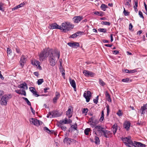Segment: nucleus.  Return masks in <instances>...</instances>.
<instances>
[{"mask_svg": "<svg viewBox=\"0 0 147 147\" xmlns=\"http://www.w3.org/2000/svg\"><path fill=\"white\" fill-rule=\"evenodd\" d=\"M60 56V52L57 51L53 50L49 57V61L50 65L52 66H54L56 64V59H58Z\"/></svg>", "mask_w": 147, "mask_h": 147, "instance_id": "1", "label": "nucleus"}, {"mask_svg": "<svg viewBox=\"0 0 147 147\" xmlns=\"http://www.w3.org/2000/svg\"><path fill=\"white\" fill-rule=\"evenodd\" d=\"M53 50L48 48L43 49L39 54V59L40 62H42L45 60L47 58L49 57V55L51 53Z\"/></svg>", "mask_w": 147, "mask_h": 147, "instance_id": "2", "label": "nucleus"}, {"mask_svg": "<svg viewBox=\"0 0 147 147\" xmlns=\"http://www.w3.org/2000/svg\"><path fill=\"white\" fill-rule=\"evenodd\" d=\"M74 26L70 22H68L62 23L60 26V30L63 32L70 30L74 28Z\"/></svg>", "mask_w": 147, "mask_h": 147, "instance_id": "3", "label": "nucleus"}, {"mask_svg": "<svg viewBox=\"0 0 147 147\" xmlns=\"http://www.w3.org/2000/svg\"><path fill=\"white\" fill-rule=\"evenodd\" d=\"M130 136L127 137L122 138L121 140L127 146L129 147H132L131 145H134V142L131 140Z\"/></svg>", "mask_w": 147, "mask_h": 147, "instance_id": "4", "label": "nucleus"}, {"mask_svg": "<svg viewBox=\"0 0 147 147\" xmlns=\"http://www.w3.org/2000/svg\"><path fill=\"white\" fill-rule=\"evenodd\" d=\"M12 95L11 94L4 95L1 98L0 102L1 105H5L7 104V100L11 98Z\"/></svg>", "mask_w": 147, "mask_h": 147, "instance_id": "5", "label": "nucleus"}, {"mask_svg": "<svg viewBox=\"0 0 147 147\" xmlns=\"http://www.w3.org/2000/svg\"><path fill=\"white\" fill-rule=\"evenodd\" d=\"M30 121L31 124H33L34 125L38 126L42 124V122L34 118H31L30 119Z\"/></svg>", "mask_w": 147, "mask_h": 147, "instance_id": "6", "label": "nucleus"}, {"mask_svg": "<svg viewBox=\"0 0 147 147\" xmlns=\"http://www.w3.org/2000/svg\"><path fill=\"white\" fill-rule=\"evenodd\" d=\"M101 134L102 136L105 137L106 138H109L112 136V133L108 130H104L102 131Z\"/></svg>", "mask_w": 147, "mask_h": 147, "instance_id": "7", "label": "nucleus"}, {"mask_svg": "<svg viewBox=\"0 0 147 147\" xmlns=\"http://www.w3.org/2000/svg\"><path fill=\"white\" fill-rule=\"evenodd\" d=\"M84 96L86 98V101L88 102L91 97V93L89 91H85L84 94Z\"/></svg>", "mask_w": 147, "mask_h": 147, "instance_id": "8", "label": "nucleus"}, {"mask_svg": "<svg viewBox=\"0 0 147 147\" xmlns=\"http://www.w3.org/2000/svg\"><path fill=\"white\" fill-rule=\"evenodd\" d=\"M63 142L64 143L70 145L71 142L76 143V140L68 137H65L64 139Z\"/></svg>", "mask_w": 147, "mask_h": 147, "instance_id": "9", "label": "nucleus"}, {"mask_svg": "<svg viewBox=\"0 0 147 147\" xmlns=\"http://www.w3.org/2000/svg\"><path fill=\"white\" fill-rule=\"evenodd\" d=\"M59 116L58 113V112L55 111H53L50 112L49 114L47 115V118L55 117Z\"/></svg>", "mask_w": 147, "mask_h": 147, "instance_id": "10", "label": "nucleus"}, {"mask_svg": "<svg viewBox=\"0 0 147 147\" xmlns=\"http://www.w3.org/2000/svg\"><path fill=\"white\" fill-rule=\"evenodd\" d=\"M72 120L70 119H68L67 118H65L64 120H61L59 121V123L60 124H68L71 123Z\"/></svg>", "mask_w": 147, "mask_h": 147, "instance_id": "11", "label": "nucleus"}, {"mask_svg": "<svg viewBox=\"0 0 147 147\" xmlns=\"http://www.w3.org/2000/svg\"><path fill=\"white\" fill-rule=\"evenodd\" d=\"M83 73L85 76H90L91 77H93L95 75L94 73L86 70H84L83 71Z\"/></svg>", "mask_w": 147, "mask_h": 147, "instance_id": "12", "label": "nucleus"}, {"mask_svg": "<svg viewBox=\"0 0 147 147\" xmlns=\"http://www.w3.org/2000/svg\"><path fill=\"white\" fill-rule=\"evenodd\" d=\"M83 19L82 16H77L74 17L73 18V20L75 23H79Z\"/></svg>", "mask_w": 147, "mask_h": 147, "instance_id": "13", "label": "nucleus"}, {"mask_svg": "<svg viewBox=\"0 0 147 147\" xmlns=\"http://www.w3.org/2000/svg\"><path fill=\"white\" fill-rule=\"evenodd\" d=\"M67 45L71 47L74 48H76L79 46L80 45L78 42H74L73 43L68 42Z\"/></svg>", "mask_w": 147, "mask_h": 147, "instance_id": "14", "label": "nucleus"}, {"mask_svg": "<svg viewBox=\"0 0 147 147\" xmlns=\"http://www.w3.org/2000/svg\"><path fill=\"white\" fill-rule=\"evenodd\" d=\"M26 58L24 55H22L21 58L20 60V65L23 67L24 65V63H26Z\"/></svg>", "mask_w": 147, "mask_h": 147, "instance_id": "15", "label": "nucleus"}, {"mask_svg": "<svg viewBox=\"0 0 147 147\" xmlns=\"http://www.w3.org/2000/svg\"><path fill=\"white\" fill-rule=\"evenodd\" d=\"M130 125V122L127 121H126L124 122L123 124V126L125 129L127 130L128 131L129 130V127Z\"/></svg>", "mask_w": 147, "mask_h": 147, "instance_id": "16", "label": "nucleus"}, {"mask_svg": "<svg viewBox=\"0 0 147 147\" xmlns=\"http://www.w3.org/2000/svg\"><path fill=\"white\" fill-rule=\"evenodd\" d=\"M51 29H60V26L57 24L56 23H53L51 24L50 26Z\"/></svg>", "mask_w": 147, "mask_h": 147, "instance_id": "17", "label": "nucleus"}, {"mask_svg": "<svg viewBox=\"0 0 147 147\" xmlns=\"http://www.w3.org/2000/svg\"><path fill=\"white\" fill-rule=\"evenodd\" d=\"M134 145H131V146H134L135 147H145V145L144 144L140 142H134Z\"/></svg>", "mask_w": 147, "mask_h": 147, "instance_id": "18", "label": "nucleus"}, {"mask_svg": "<svg viewBox=\"0 0 147 147\" xmlns=\"http://www.w3.org/2000/svg\"><path fill=\"white\" fill-rule=\"evenodd\" d=\"M40 62L37 60H35L34 62H32L33 65H35L37 67L38 69L40 70H41L42 69L40 65Z\"/></svg>", "mask_w": 147, "mask_h": 147, "instance_id": "19", "label": "nucleus"}, {"mask_svg": "<svg viewBox=\"0 0 147 147\" xmlns=\"http://www.w3.org/2000/svg\"><path fill=\"white\" fill-rule=\"evenodd\" d=\"M60 96V94L59 93L57 92H55V96L53 99V101L54 103H55L57 102V100L59 98Z\"/></svg>", "mask_w": 147, "mask_h": 147, "instance_id": "20", "label": "nucleus"}, {"mask_svg": "<svg viewBox=\"0 0 147 147\" xmlns=\"http://www.w3.org/2000/svg\"><path fill=\"white\" fill-rule=\"evenodd\" d=\"M147 109V104H144L143 106L141 107L140 110L142 111L141 114H144Z\"/></svg>", "mask_w": 147, "mask_h": 147, "instance_id": "21", "label": "nucleus"}, {"mask_svg": "<svg viewBox=\"0 0 147 147\" xmlns=\"http://www.w3.org/2000/svg\"><path fill=\"white\" fill-rule=\"evenodd\" d=\"M71 110V109L70 107L68 109V110L66 111V115L69 119L70 118L72 115Z\"/></svg>", "mask_w": 147, "mask_h": 147, "instance_id": "22", "label": "nucleus"}, {"mask_svg": "<svg viewBox=\"0 0 147 147\" xmlns=\"http://www.w3.org/2000/svg\"><path fill=\"white\" fill-rule=\"evenodd\" d=\"M18 87L19 88H22L23 89H25L27 90L28 89V87L27 84L26 83H24L22 84H21L18 86Z\"/></svg>", "mask_w": 147, "mask_h": 147, "instance_id": "23", "label": "nucleus"}, {"mask_svg": "<svg viewBox=\"0 0 147 147\" xmlns=\"http://www.w3.org/2000/svg\"><path fill=\"white\" fill-rule=\"evenodd\" d=\"M95 128L97 130L100 132V133L102 132V131H103L104 130V128L100 125L95 126Z\"/></svg>", "mask_w": 147, "mask_h": 147, "instance_id": "24", "label": "nucleus"}, {"mask_svg": "<svg viewBox=\"0 0 147 147\" xmlns=\"http://www.w3.org/2000/svg\"><path fill=\"white\" fill-rule=\"evenodd\" d=\"M117 129V124H114L112 127V130L113 131L114 134H115L116 132Z\"/></svg>", "mask_w": 147, "mask_h": 147, "instance_id": "25", "label": "nucleus"}, {"mask_svg": "<svg viewBox=\"0 0 147 147\" xmlns=\"http://www.w3.org/2000/svg\"><path fill=\"white\" fill-rule=\"evenodd\" d=\"M94 117H92L89 119L88 123H89L92 127V125H93V121Z\"/></svg>", "mask_w": 147, "mask_h": 147, "instance_id": "26", "label": "nucleus"}, {"mask_svg": "<svg viewBox=\"0 0 147 147\" xmlns=\"http://www.w3.org/2000/svg\"><path fill=\"white\" fill-rule=\"evenodd\" d=\"M136 71V70L134 69L132 70H129L128 69H125V72L127 73H133Z\"/></svg>", "mask_w": 147, "mask_h": 147, "instance_id": "27", "label": "nucleus"}, {"mask_svg": "<svg viewBox=\"0 0 147 147\" xmlns=\"http://www.w3.org/2000/svg\"><path fill=\"white\" fill-rule=\"evenodd\" d=\"M98 123V121L97 119H95L94 117L93 121V125H92V127H93L95 126V125L97 124Z\"/></svg>", "mask_w": 147, "mask_h": 147, "instance_id": "28", "label": "nucleus"}, {"mask_svg": "<svg viewBox=\"0 0 147 147\" xmlns=\"http://www.w3.org/2000/svg\"><path fill=\"white\" fill-rule=\"evenodd\" d=\"M79 34H81V32H78L76 33L73 34H72L71 36V38H74L78 36L79 35Z\"/></svg>", "mask_w": 147, "mask_h": 147, "instance_id": "29", "label": "nucleus"}, {"mask_svg": "<svg viewBox=\"0 0 147 147\" xmlns=\"http://www.w3.org/2000/svg\"><path fill=\"white\" fill-rule=\"evenodd\" d=\"M70 82L71 86L72 87L76 86V83L74 80H70Z\"/></svg>", "mask_w": 147, "mask_h": 147, "instance_id": "30", "label": "nucleus"}, {"mask_svg": "<svg viewBox=\"0 0 147 147\" xmlns=\"http://www.w3.org/2000/svg\"><path fill=\"white\" fill-rule=\"evenodd\" d=\"M99 82L100 85L102 86H104L106 84L105 83L100 79H99Z\"/></svg>", "mask_w": 147, "mask_h": 147, "instance_id": "31", "label": "nucleus"}, {"mask_svg": "<svg viewBox=\"0 0 147 147\" xmlns=\"http://www.w3.org/2000/svg\"><path fill=\"white\" fill-rule=\"evenodd\" d=\"M15 92H16L17 93H18V94H20L21 95H24L25 96H26V92H25L24 91L23 92V93H22L20 92V90H15Z\"/></svg>", "mask_w": 147, "mask_h": 147, "instance_id": "32", "label": "nucleus"}, {"mask_svg": "<svg viewBox=\"0 0 147 147\" xmlns=\"http://www.w3.org/2000/svg\"><path fill=\"white\" fill-rule=\"evenodd\" d=\"M90 131H91V130L90 128H87L85 129L84 132L86 135H88L89 134V132Z\"/></svg>", "mask_w": 147, "mask_h": 147, "instance_id": "33", "label": "nucleus"}, {"mask_svg": "<svg viewBox=\"0 0 147 147\" xmlns=\"http://www.w3.org/2000/svg\"><path fill=\"white\" fill-rule=\"evenodd\" d=\"M107 7V5L103 4H102L101 6V9L103 11H105Z\"/></svg>", "mask_w": 147, "mask_h": 147, "instance_id": "34", "label": "nucleus"}, {"mask_svg": "<svg viewBox=\"0 0 147 147\" xmlns=\"http://www.w3.org/2000/svg\"><path fill=\"white\" fill-rule=\"evenodd\" d=\"M23 98L25 101L28 105L30 106H31L30 102L29 101V100L27 98L25 97H23Z\"/></svg>", "mask_w": 147, "mask_h": 147, "instance_id": "35", "label": "nucleus"}, {"mask_svg": "<svg viewBox=\"0 0 147 147\" xmlns=\"http://www.w3.org/2000/svg\"><path fill=\"white\" fill-rule=\"evenodd\" d=\"M122 81L125 82H130L131 81L128 78H126L122 79Z\"/></svg>", "mask_w": 147, "mask_h": 147, "instance_id": "36", "label": "nucleus"}, {"mask_svg": "<svg viewBox=\"0 0 147 147\" xmlns=\"http://www.w3.org/2000/svg\"><path fill=\"white\" fill-rule=\"evenodd\" d=\"M98 31L99 32L106 33L107 32V30L105 28H99L98 29Z\"/></svg>", "mask_w": 147, "mask_h": 147, "instance_id": "37", "label": "nucleus"}, {"mask_svg": "<svg viewBox=\"0 0 147 147\" xmlns=\"http://www.w3.org/2000/svg\"><path fill=\"white\" fill-rule=\"evenodd\" d=\"M77 125L76 123L74 125H71V128L72 129H73L74 130H76L77 129Z\"/></svg>", "mask_w": 147, "mask_h": 147, "instance_id": "38", "label": "nucleus"}, {"mask_svg": "<svg viewBox=\"0 0 147 147\" xmlns=\"http://www.w3.org/2000/svg\"><path fill=\"white\" fill-rule=\"evenodd\" d=\"M101 24L102 25H105L108 26H110V23L108 22H104L102 21L101 22Z\"/></svg>", "mask_w": 147, "mask_h": 147, "instance_id": "39", "label": "nucleus"}, {"mask_svg": "<svg viewBox=\"0 0 147 147\" xmlns=\"http://www.w3.org/2000/svg\"><path fill=\"white\" fill-rule=\"evenodd\" d=\"M44 82V80L42 79H40L38 80L37 83L38 85H40Z\"/></svg>", "mask_w": 147, "mask_h": 147, "instance_id": "40", "label": "nucleus"}, {"mask_svg": "<svg viewBox=\"0 0 147 147\" xmlns=\"http://www.w3.org/2000/svg\"><path fill=\"white\" fill-rule=\"evenodd\" d=\"M95 143L96 144H99L100 140L99 138L96 136L95 137Z\"/></svg>", "mask_w": 147, "mask_h": 147, "instance_id": "41", "label": "nucleus"}, {"mask_svg": "<svg viewBox=\"0 0 147 147\" xmlns=\"http://www.w3.org/2000/svg\"><path fill=\"white\" fill-rule=\"evenodd\" d=\"M4 4L2 2H0V10L2 11H3L4 9L3 8Z\"/></svg>", "mask_w": 147, "mask_h": 147, "instance_id": "42", "label": "nucleus"}, {"mask_svg": "<svg viewBox=\"0 0 147 147\" xmlns=\"http://www.w3.org/2000/svg\"><path fill=\"white\" fill-rule=\"evenodd\" d=\"M123 13L124 14L125 16H128L129 15V12L126 11L125 9V8H124V11H123Z\"/></svg>", "mask_w": 147, "mask_h": 147, "instance_id": "43", "label": "nucleus"}, {"mask_svg": "<svg viewBox=\"0 0 147 147\" xmlns=\"http://www.w3.org/2000/svg\"><path fill=\"white\" fill-rule=\"evenodd\" d=\"M98 96H97L96 99H94L93 100V102L94 103L96 104L98 102Z\"/></svg>", "mask_w": 147, "mask_h": 147, "instance_id": "44", "label": "nucleus"}, {"mask_svg": "<svg viewBox=\"0 0 147 147\" xmlns=\"http://www.w3.org/2000/svg\"><path fill=\"white\" fill-rule=\"evenodd\" d=\"M7 51L8 54L11 55L12 53L11 50L10 49L7 48Z\"/></svg>", "mask_w": 147, "mask_h": 147, "instance_id": "45", "label": "nucleus"}, {"mask_svg": "<svg viewBox=\"0 0 147 147\" xmlns=\"http://www.w3.org/2000/svg\"><path fill=\"white\" fill-rule=\"evenodd\" d=\"M138 0H134V7H137Z\"/></svg>", "mask_w": 147, "mask_h": 147, "instance_id": "46", "label": "nucleus"}, {"mask_svg": "<svg viewBox=\"0 0 147 147\" xmlns=\"http://www.w3.org/2000/svg\"><path fill=\"white\" fill-rule=\"evenodd\" d=\"M117 114L119 116H121L122 115V113L120 110H119L117 112Z\"/></svg>", "mask_w": 147, "mask_h": 147, "instance_id": "47", "label": "nucleus"}, {"mask_svg": "<svg viewBox=\"0 0 147 147\" xmlns=\"http://www.w3.org/2000/svg\"><path fill=\"white\" fill-rule=\"evenodd\" d=\"M139 15L140 16V18L144 19V17L143 16V13L141 11H139Z\"/></svg>", "mask_w": 147, "mask_h": 147, "instance_id": "48", "label": "nucleus"}, {"mask_svg": "<svg viewBox=\"0 0 147 147\" xmlns=\"http://www.w3.org/2000/svg\"><path fill=\"white\" fill-rule=\"evenodd\" d=\"M30 91L33 93L34 92L36 91L35 89L33 87H31L29 88Z\"/></svg>", "mask_w": 147, "mask_h": 147, "instance_id": "49", "label": "nucleus"}, {"mask_svg": "<svg viewBox=\"0 0 147 147\" xmlns=\"http://www.w3.org/2000/svg\"><path fill=\"white\" fill-rule=\"evenodd\" d=\"M106 96L107 97V98L109 99V100H108L109 101V100H110V101L111 100L110 96L108 93L107 92L106 94Z\"/></svg>", "mask_w": 147, "mask_h": 147, "instance_id": "50", "label": "nucleus"}, {"mask_svg": "<svg viewBox=\"0 0 147 147\" xmlns=\"http://www.w3.org/2000/svg\"><path fill=\"white\" fill-rule=\"evenodd\" d=\"M88 111V109L87 108H84L83 109V111H82V113H86Z\"/></svg>", "mask_w": 147, "mask_h": 147, "instance_id": "51", "label": "nucleus"}, {"mask_svg": "<svg viewBox=\"0 0 147 147\" xmlns=\"http://www.w3.org/2000/svg\"><path fill=\"white\" fill-rule=\"evenodd\" d=\"M94 14L97 15H99L100 16H102V15L98 11H95L94 12Z\"/></svg>", "mask_w": 147, "mask_h": 147, "instance_id": "52", "label": "nucleus"}, {"mask_svg": "<svg viewBox=\"0 0 147 147\" xmlns=\"http://www.w3.org/2000/svg\"><path fill=\"white\" fill-rule=\"evenodd\" d=\"M33 95H34L36 97H38L39 96V95L37 94V92L35 91L33 93Z\"/></svg>", "mask_w": 147, "mask_h": 147, "instance_id": "53", "label": "nucleus"}, {"mask_svg": "<svg viewBox=\"0 0 147 147\" xmlns=\"http://www.w3.org/2000/svg\"><path fill=\"white\" fill-rule=\"evenodd\" d=\"M61 129L64 131H65L66 130V127H65V126H61Z\"/></svg>", "mask_w": 147, "mask_h": 147, "instance_id": "54", "label": "nucleus"}, {"mask_svg": "<svg viewBox=\"0 0 147 147\" xmlns=\"http://www.w3.org/2000/svg\"><path fill=\"white\" fill-rule=\"evenodd\" d=\"M113 53L115 54H117L119 53V51L117 50H114L112 51Z\"/></svg>", "mask_w": 147, "mask_h": 147, "instance_id": "55", "label": "nucleus"}, {"mask_svg": "<svg viewBox=\"0 0 147 147\" xmlns=\"http://www.w3.org/2000/svg\"><path fill=\"white\" fill-rule=\"evenodd\" d=\"M16 52L18 53H20V50L17 47L16 48Z\"/></svg>", "mask_w": 147, "mask_h": 147, "instance_id": "56", "label": "nucleus"}, {"mask_svg": "<svg viewBox=\"0 0 147 147\" xmlns=\"http://www.w3.org/2000/svg\"><path fill=\"white\" fill-rule=\"evenodd\" d=\"M107 115H108L109 114V107L108 106L107 107Z\"/></svg>", "mask_w": 147, "mask_h": 147, "instance_id": "57", "label": "nucleus"}, {"mask_svg": "<svg viewBox=\"0 0 147 147\" xmlns=\"http://www.w3.org/2000/svg\"><path fill=\"white\" fill-rule=\"evenodd\" d=\"M129 29L130 30H131L133 27V26L131 23H130L129 26Z\"/></svg>", "mask_w": 147, "mask_h": 147, "instance_id": "58", "label": "nucleus"}, {"mask_svg": "<svg viewBox=\"0 0 147 147\" xmlns=\"http://www.w3.org/2000/svg\"><path fill=\"white\" fill-rule=\"evenodd\" d=\"M30 109H31V111L32 112V113H33V114H35V111L32 108V107L31 106H30Z\"/></svg>", "mask_w": 147, "mask_h": 147, "instance_id": "59", "label": "nucleus"}, {"mask_svg": "<svg viewBox=\"0 0 147 147\" xmlns=\"http://www.w3.org/2000/svg\"><path fill=\"white\" fill-rule=\"evenodd\" d=\"M44 129L45 130H46V131L48 132H51L50 130H49V129L46 127H45Z\"/></svg>", "mask_w": 147, "mask_h": 147, "instance_id": "60", "label": "nucleus"}, {"mask_svg": "<svg viewBox=\"0 0 147 147\" xmlns=\"http://www.w3.org/2000/svg\"><path fill=\"white\" fill-rule=\"evenodd\" d=\"M104 45L106 47H111L112 45L110 44H105Z\"/></svg>", "mask_w": 147, "mask_h": 147, "instance_id": "61", "label": "nucleus"}, {"mask_svg": "<svg viewBox=\"0 0 147 147\" xmlns=\"http://www.w3.org/2000/svg\"><path fill=\"white\" fill-rule=\"evenodd\" d=\"M110 37H111V42H112L113 40V34H111L110 35Z\"/></svg>", "mask_w": 147, "mask_h": 147, "instance_id": "62", "label": "nucleus"}, {"mask_svg": "<svg viewBox=\"0 0 147 147\" xmlns=\"http://www.w3.org/2000/svg\"><path fill=\"white\" fill-rule=\"evenodd\" d=\"M126 5L128 7H130V5L129 2L127 1L126 2Z\"/></svg>", "mask_w": 147, "mask_h": 147, "instance_id": "63", "label": "nucleus"}, {"mask_svg": "<svg viewBox=\"0 0 147 147\" xmlns=\"http://www.w3.org/2000/svg\"><path fill=\"white\" fill-rule=\"evenodd\" d=\"M144 4L145 10L147 11V5H146V4L145 2L144 3Z\"/></svg>", "mask_w": 147, "mask_h": 147, "instance_id": "64", "label": "nucleus"}]
</instances>
